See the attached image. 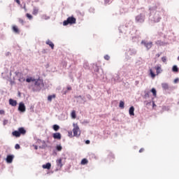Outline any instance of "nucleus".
<instances>
[{
    "label": "nucleus",
    "mask_w": 179,
    "mask_h": 179,
    "mask_svg": "<svg viewBox=\"0 0 179 179\" xmlns=\"http://www.w3.org/2000/svg\"><path fill=\"white\" fill-rule=\"evenodd\" d=\"M34 87L36 90H41L44 87V82L41 79L35 80Z\"/></svg>",
    "instance_id": "nucleus-1"
},
{
    "label": "nucleus",
    "mask_w": 179,
    "mask_h": 179,
    "mask_svg": "<svg viewBox=\"0 0 179 179\" xmlns=\"http://www.w3.org/2000/svg\"><path fill=\"white\" fill-rule=\"evenodd\" d=\"M76 23V18L74 17H69L66 20L63 22L64 26H68V24H75Z\"/></svg>",
    "instance_id": "nucleus-2"
},
{
    "label": "nucleus",
    "mask_w": 179,
    "mask_h": 179,
    "mask_svg": "<svg viewBox=\"0 0 179 179\" xmlns=\"http://www.w3.org/2000/svg\"><path fill=\"white\" fill-rule=\"evenodd\" d=\"M73 136H80V129L79 128L78 123H73Z\"/></svg>",
    "instance_id": "nucleus-3"
},
{
    "label": "nucleus",
    "mask_w": 179,
    "mask_h": 179,
    "mask_svg": "<svg viewBox=\"0 0 179 179\" xmlns=\"http://www.w3.org/2000/svg\"><path fill=\"white\" fill-rule=\"evenodd\" d=\"M15 75L18 78V80L19 82H20L21 83H23V82L26 81V78H24V76H23L22 73H20L19 71H16L15 72Z\"/></svg>",
    "instance_id": "nucleus-4"
},
{
    "label": "nucleus",
    "mask_w": 179,
    "mask_h": 179,
    "mask_svg": "<svg viewBox=\"0 0 179 179\" xmlns=\"http://www.w3.org/2000/svg\"><path fill=\"white\" fill-rule=\"evenodd\" d=\"M141 44H143V45H145L147 50H150V48L153 47V42H148L145 41H142Z\"/></svg>",
    "instance_id": "nucleus-5"
},
{
    "label": "nucleus",
    "mask_w": 179,
    "mask_h": 179,
    "mask_svg": "<svg viewBox=\"0 0 179 179\" xmlns=\"http://www.w3.org/2000/svg\"><path fill=\"white\" fill-rule=\"evenodd\" d=\"M136 22L138 23H143L145 22V15L140 14L136 17Z\"/></svg>",
    "instance_id": "nucleus-6"
},
{
    "label": "nucleus",
    "mask_w": 179,
    "mask_h": 179,
    "mask_svg": "<svg viewBox=\"0 0 179 179\" xmlns=\"http://www.w3.org/2000/svg\"><path fill=\"white\" fill-rule=\"evenodd\" d=\"M56 164L57 169H62V166H64V164H62V158H59L56 160Z\"/></svg>",
    "instance_id": "nucleus-7"
},
{
    "label": "nucleus",
    "mask_w": 179,
    "mask_h": 179,
    "mask_svg": "<svg viewBox=\"0 0 179 179\" xmlns=\"http://www.w3.org/2000/svg\"><path fill=\"white\" fill-rule=\"evenodd\" d=\"M18 110L19 111H21V113H24V111H26V106H24V103H20Z\"/></svg>",
    "instance_id": "nucleus-8"
},
{
    "label": "nucleus",
    "mask_w": 179,
    "mask_h": 179,
    "mask_svg": "<svg viewBox=\"0 0 179 179\" xmlns=\"http://www.w3.org/2000/svg\"><path fill=\"white\" fill-rule=\"evenodd\" d=\"M9 104L10 106H12L13 107H16L17 106V101L16 100H13L12 99H9Z\"/></svg>",
    "instance_id": "nucleus-9"
},
{
    "label": "nucleus",
    "mask_w": 179,
    "mask_h": 179,
    "mask_svg": "<svg viewBox=\"0 0 179 179\" xmlns=\"http://www.w3.org/2000/svg\"><path fill=\"white\" fill-rule=\"evenodd\" d=\"M12 30L14 33H15V34H19L20 33L19 28H17V26H16V25L13 26Z\"/></svg>",
    "instance_id": "nucleus-10"
},
{
    "label": "nucleus",
    "mask_w": 179,
    "mask_h": 179,
    "mask_svg": "<svg viewBox=\"0 0 179 179\" xmlns=\"http://www.w3.org/2000/svg\"><path fill=\"white\" fill-rule=\"evenodd\" d=\"M135 108L134 106H131L129 110V114L131 115V117L135 115Z\"/></svg>",
    "instance_id": "nucleus-11"
},
{
    "label": "nucleus",
    "mask_w": 179,
    "mask_h": 179,
    "mask_svg": "<svg viewBox=\"0 0 179 179\" xmlns=\"http://www.w3.org/2000/svg\"><path fill=\"white\" fill-rule=\"evenodd\" d=\"M52 137L54 139H58L59 141L61 140L62 136L60 133H54L52 134Z\"/></svg>",
    "instance_id": "nucleus-12"
},
{
    "label": "nucleus",
    "mask_w": 179,
    "mask_h": 179,
    "mask_svg": "<svg viewBox=\"0 0 179 179\" xmlns=\"http://www.w3.org/2000/svg\"><path fill=\"white\" fill-rule=\"evenodd\" d=\"M18 132L20 135H26V129H24V127L18 128Z\"/></svg>",
    "instance_id": "nucleus-13"
},
{
    "label": "nucleus",
    "mask_w": 179,
    "mask_h": 179,
    "mask_svg": "<svg viewBox=\"0 0 179 179\" xmlns=\"http://www.w3.org/2000/svg\"><path fill=\"white\" fill-rule=\"evenodd\" d=\"M6 162L7 163H12V162H13V155H8Z\"/></svg>",
    "instance_id": "nucleus-14"
},
{
    "label": "nucleus",
    "mask_w": 179,
    "mask_h": 179,
    "mask_svg": "<svg viewBox=\"0 0 179 179\" xmlns=\"http://www.w3.org/2000/svg\"><path fill=\"white\" fill-rule=\"evenodd\" d=\"M13 136H15V138H20V133H19V131H14L12 132Z\"/></svg>",
    "instance_id": "nucleus-15"
},
{
    "label": "nucleus",
    "mask_w": 179,
    "mask_h": 179,
    "mask_svg": "<svg viewBox=\"0 0 179 179\" xmlns=\"http://www.w3.org/2000/svg\"><path fill=\"white\" fill-rule=\"evenodd\" d=\"M42 167L43 169H47L48 170H50L51 169V163L48 162L46 164H43Z\"/></svg>",
    "instance_id": "nucleus-16"
},
{
    "label": "nucleus",
    "mask_w": 179,
    "mask_h": 179,
    "mask_svg": "<svg viewBox=\"0 0 179 179\" xmlns=\"http://www.w3.org/2000/svg\"><path fill=\"white\" fill-rule=\"evenodd\" d=\"M156 71H157V75H159V73H162L163 70H162V66H157L155 67Z\"/></svg>",
    "instance_id": "nucleus-17"
},
{
    "label": "nucleus",
    "mask_w": 179,
    "mask_h": 179,
    "mask_svg": "<svg viewBox=\"0 0 179 179\" xmlns=\"http://www.w3.org/2000/svg\"><path fill=\"white\" fill-rule=\"evenodd\" d=\"M46 44H47L48 45H50V47L52 48V50H54V43H53L51 41L48 40V41H46Z\"/></svg>",
    "instance_id": "nucleus-18"
},
{
    "label": "nucleus",
    "mask_w": 179,
    "mask_h": 179,
    "mask_svg": "<svg viewBox=\"0 0 179 179\" xmlns=\"http://www.w3.org/2000/svg\"><path fill=\"white\" fill-rule=\"evenodd\" d=\"M150 75L151 78H152V79H155V78H156V74H155V73L153 72V70H152V69H150Z\"/></svg>",
    "instance_id": "nucleus-19"
},
{
    "label": "nucleus",
    "mask_w": 179,
    "mask_h": 179,
    "mask_svg": "<svg viewBox=\"0 0 179 179\" xmlns=\"http://www.w3.org/2000/svg\"><path fill=\"white\" fill-rule=\"evenodd\" d=\"M162 89H164V90H168V89H169V84H167V83H162Z\"/></svg>",
    "instance_id": "nucleus-20"
},
{
    "label": "nucleus",
    "mask_w": 179,
    "mask_h": 179,
    "mask_svg": "<svg viewBox=\"0 0 179 179\" xmlns=\"http://www.w3.org/2000/svg\"><path fill=\"white\" fill-rule=\"evenodd\" d=\"M38 13V8H37L36 7H34L33 9V12H32V15H37Z\"/></svg>",
    "instance_id": "nucleus-21"
},
{
    "label": "nucleus",
    "mask_w": 179,
    "mask_h": 179,
    "mask_svg": "<svg viewBox=\"0 0 179 179\" xmlns=\"http://www.w3.org/2000/svg\"><path fill=\"white\" fill-rule=\"evenodd\" d=\"M71 118H73V120H75L76 118V110H72Z\"/></svg>",
    "instance_id": "nucleus-22"
},
{
    "label": "nucleus",
    "mask_w": 179,
    "mask_h": 179,
    "mask_svg": "<svg viewBox=\"0 0 179 179\" xmlns=\"http://www.w3.org/2000/svg\"><path fill=\"white\" fill-rule=\"evenodd\" d=\"M87 163H89V161L87 160V159H83L81 161V164L85 165V164H87Z\"/></svg>",
    "instance_id": "nucleus-23"
},
{
    "label": "nucleus",
    "mask_w": 179,
    "mask_h": 179,
    "mask_svg": "<svg viewBox=\"0 0 179 179\" xmlns=\"http://www.w3.org/2000/svg\"><path fill=\"white\" fill-rule=\"evenodd\" d=\"M52 99H55V94L50 95L48 97V101H52Z\"/></svg>",
    "instance_id": "nucleus-24"
},
{
    "label": "nucleus",
    "mask_w": 179,
    "mask_h": 179,
    "mask_svg": "<svg viewBox=\"0 0 179 179\" xmlns=\"http://www.w3.org/2000/svg\"><path fill=\"white\" fill-rule=\"evenodd\" d=\"M172 71L173 72H178V67L176 65L173 66L172 68Z\"/></svg>",
    "instance_id": "nucleus-25"
},
{
    "label": "nucleus",
    "mask_w": 179,
    "mask_h": 179,
    "mask_svg": "<svg viewBox=\"0 0 179 179\" xmlns=\"http://www.w3.org/2000/svg\"><path fill=\"white\" fill-rule=\"evenodd\" d=\"M34 81H36V79H33L31 78L26 79V82H27V83H30V82H34Z\"/></svg>",
    "instance_id": "nucleus-26"
},
{
    "label": "nucleus",
    "mask_w": 179,
    "mask_h": 179,
    "mask_svg": "<svg viewBox=\"0 0 179 179\" xmlns=\"http://www.w3.org/2000/svg\"><path fill=\"white\" fill-rule=\"evenodd\" d=\"M53 129H54V131H58V129H59V126L57 124H54Z\"/></svg>",
    "instance_id": "nucleus-27"
},
{
    "label": "nucleus",
    "mask_w": 179,
    "mask_h": 179,
    "mask_svg": "<svg viewBox=\"0 0 179 179\" xmlns=\"http://www.w3.org/2000/svg\"><path fill=\"white\" fill-rule=\"evenodd\" d=\"M26 16L29 20H31V19H33V15H30L29 13H27Z\"/></svg>",
    "instance_id": "nucleus-28"
},
{
    "label": "nucleus",
    "mask_w": 179,
    "mask_h": 179,
    "mask_svg": "<svg viewBox=\"0 0 179 179\" xmlns=\"http://www.w3.org/2000/svg\"><path fill=\"white\" fill-rule=\"evenodd\" d=\"M151 92H152L153 96H155V97H156V95H157L156 89L152 88V89L151 90Z\"/></svg>",
    "instance_id": "nucleus-29"
},
{
    "label": "nucleus",
    "mask_w": 179,
    "mask_h": 179,
    "mask_svg": "<svg viewBox=\"0 0 179 179\" xmlns=\"http://www.w3.org/2000/svg\"><path fill=\"white\" fill-rule=\"evenodd\" d=\"M124 104H125V103H124V101H120L119 107H120V108H124Z\"/></svg>",
    "instance_id": "nucleus-30"
},
{
    "label": "nucleus",
    "mask_w": 179,
    "mask_h": 179,
    "mask_svg": "<svg viewBox=\"0 0 179 179\" xmlns=\"http://www.w3.org/2000/svg\"><path fill=\"white\" fill-rule=\"evenodd\" d=\"M56 149L58 152H61V150H62V146H61V145H57Z\"/></svg>",
    "instance_id": "nucleus-31"
},
{
    "label": "nucleus",
    "mask_w": 179,
    "mask_h": 179,
    "mask_svg": "<svg viewBox=\"0 0 179 179\" xmlns=\"http://www.w3.org/2000/svg\"><path fill=\"white\" fill-rule=\"evenodd\" d=\"M104 59H106V61H109L110 60V56L108 55H106L104 56Z\"/></svg>",
    "instance_id": "nucleus-32"
},
{
    "label": "nucleus",
    "mask_w": 179,
    "mask_h": 179,
    "mask_svg": "<svg viewBox=\"0 0 179 179\" xmlns=\"http://www.w3.org/2000/svg\"><path fill=\"white\" fill-rule=\"evenodd\" d=\"M18 21L20 23H21V24H24V21L23 19L19 18Z\"/></svg>",
    "instance_id": "nucleus-33"
},
{
    "label": "nucleus",
    "mask_w": 179,
    "mask_h": 179,
    "mask_svg": "<svg viewBox=\"0 0 179 179\" xmlns=\"http://www.w3.org/2000/svg\"><path fill=\"white\" fill-rule=\"evenodd\" d=\"M162 62H166V61H167V57H163L162 58Z\"/></svg>",
    "instance_id": "nucleus-34"
},
{
    "label": "nucleus",
    "mask_w": 179,
    "mask_h": 179,
    "mask_svg": "<svg viewBox=\"0 0 179 179\" xmlns=\"http://www.w3.org/2000/svg\"><path fill=\"white\" fill-rule=\"evenodd\" d=\"M5 115V110H0V115Z\"/></svg>",
    "instance_id": "nucleus-35"
},
{
    "label": "nucleus",
    "mask_w": 179,
    "mask_h": 179,
    "mask_svg": "<svg viewBox=\"0 0 179 179\" xmlns=\"http://www.w3.org/2000/svg\"><path fill=\"white\" fill-rule=\"evenodd\" d=\"M15 149H20V145L19 144H16L15 146Z\"/></svg>",
    "instance_id": "nucleus-36"
},
{
    "label": "nucleus",
    "mask_w": 179,
    "mask_h": 179,
    "mask_svg": "<svg viewBox=\"0 0 179 179\" xmlns=\"http://www.w3.org/2000/svg\"><path fill=\"white\" fill-rule=\"evenodd\" d=\"M145 151V149L144 148H141L140 150H139V153H142L143 152H144Z\"/></svg>",
    "instance_id": "nucleus-37"
},
{
    "label": "nucleus",
    "mask_w": 179,
    "mask_h": 179,
    "mask_svg": "<svg viewBox=\"0 0 179 179\" xmlns=\"http://www.w3.org/2000/svg\"><path fill=\"white\" fill-rule=\"evenodd\" d=\"M8 123V120H3V125H6Z\"/></svg>",
    "instance_id": "nucleus-38"
},
{
    "label": "nucleus",
    "mask_w": 179,
    "mask_h": 179,
    "mask_svg": "<svg viewBox=\"0 0 179 179\" xmlns=\"http://www.w3.org/2000/svg\"><path fill=\"white\" fill-rule=\"evenodd\" d=\"M85 143H86L87 145H89V144L90 143V141L87 140V141H85Z\"/></svg>",
    "instance_id": "nucleus-39"
},
{
    "label": "nucleus",
    "mask_w": 179,
    "mask_h": 179,
    "mask_svg": "<svg viewBox=\"0 0 179 179\" xmlns=\"http://www.w3.org/2000/svg\"><path fill=\"white\" fill-rule=\"evenodd\" d=\"M34 148L35 150H37V149H38V147L37 145H34Z\"/></svg>",
    "instance_id": "nucleus-40"
},
{
    "label": "nucleus",
    "mask_w": 179,
    "mask_h": 179,
    "mask_svg": "<svg viewBox=\"0 0 179 179\" xmlns=\"http://www.w3.org/2000/svg\"><path fill=\"white\" fill-rule=\"evenodd\" d=\"M17 3H18V5H20V0H15Z\"/></svg>",
    "instance_id": "nucleus-41"
},
{
    "label": "nucleus",
    "mask_w": 179,
    "mask_h": 179,
    "mask_svg": "<svg viewBox=\"0 0 179 179\" xmlns=\"http://www.w3.org/2000/svg\"><path fill=\"white\" fill-rule=\"evenodd\" d=\"M178 82V78L174 80V83H177Z\"/></svg>",
    "instance_id": "nucleus-42"
},
{
    "label": "nucleus",
    "mask_w": 179,
    "mask_h": 179,
    "mask_svg": "<svg viewBox=\"0 0 179 179\" xmlns=\"http://www.w3.org/2000/svg\"><path fill=\"white\" fill-rule=\"evenodd\" d=\"M67 90H72V87H67Z\"/></svg>",
    "instance_id": "nucleus-43"
},
{
    "label": "nucleus",
    "mask_w": 179,
    "mask_h": 179,
    "mask_svg": "<svg viewBox=\"0 0 179 179\" xmlns=\"http://www.w3.org/2000/svg\"><path fill=\"white\" fill-rule=\"evenodd\" d=\"M156 55H157V58H159V57H160V54H159V53L157 54Z\"/></svg>",
    "instance_id": "nucleus-44"
}]
</instances>
